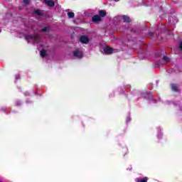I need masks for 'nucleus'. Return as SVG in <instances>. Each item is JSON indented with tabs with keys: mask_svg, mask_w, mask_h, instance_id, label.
Listing matches in <instances>:
<instances>
[{
	"mask_svg": "<svg viewBox=\"0 0 182 182\" xmlns=\"http://www.w3.org/2000/svg\"><path fill=\"white\" fill-rule=\"evenodd\" d=\"M49 31L48 27H45L42 29V32H48Z\"/></svg>",
	"mask_w": 182,
	"mask_h": 182,
	"instance_id": "14",
	"label": "nucleus"
},
{
	"mask_svg": "<svg viewBox=\"0 0 182 182\" xmlns=\"http://www.w3.org/2000/svg\"><path fill=\"white\" fill-rule=\"evenodd\" d=\"M41 53V56H42V58H45L46 56V50H43L40 51Z\"/></svg>",
	"mask_w": 182,
	"mask_h": 182,
	"instance_id": "9",
	"label": "nucleus"
},
{
	"mask_svg": "<svg viewBox=\"0 0 182 182\" xmlns=\"http://www.w3.org/2000/svg\"><path fill=\"white\" fill-rule=\"evenodd\" d=\"M130 120H131L130 117H128L127 119V122H130Z\"/></svg>",
	"mask_w": 182,
	"mask_h": 182,
	"instance_id": "18",
	"label": "nucleus"
},
{
	"mask_svg": "<svg viewBox=\"0 0 182 182\" xmlns=\"http://www.w3.org/2000/svg\"><path fill=\"white\" fill-rule=\"evenodd\" d=\"M26 41H28L31 43H38L41 41V38L38 34H34L33 36H26Z\"/></svg>",
	"mask_w": 182,
	"mask_h": 182,
	"instance_id": "1",
	"label": "nucleus"
},
{
	"mask_svg": "<svg viewBox=\"0 0 182 182\" xmlns=\"http://www.w3.org/2000/svg\"><path fill=\"white\" fill-rule=\"evenodd\" d=\"M74 56L75 58H77L78 59H80L83 58V53H82L79 50H76L75 51H74Z\"/></svg>",
	"mask_w": 182,
	"mask_h": 182,
	"instance_id": "3",
	"label": "nucleus"
},
{
	"mask_svg": "<svg viewBox=\"0 0 182 182\" xmlns=\"http://www.w3.org/2000/svg\"><path fill=\"white\" fill-rule=\"evenodd\" d=\"M99 14H100V16H106L105 11L101 10V11H100Z\"/></svg>",
	"mask_w": 182,
	"mask_h": 182,
	"instance_id": "10",
	"label": "nucleus"
},
{
	"mask_svg": "<svg viewBox=\"0 0 182 182\" xmlns=\"http://www.w3.org/2000/svg\"><path fill=\"white\" fill-rule=\"evenodd\" d=\"M80 41L82 43H89V38L85 36H82L80 37Z\"/></svg>",
	"mask_w": 182,
	"mask_h": 182,
	"instance_id": "4",
	"label": "nucleus"
},
{
	"mask_svg": "<svg viewBox=\"0 0 182 182\" xmlns=\"http://www.w3.org/2000/svg\"><path fill=\"white\" fill-rule=\"evenodd\" d=\"M102 20V18H100V16L96 15L92 17V21L93 22H100V21Z\"/></svg>",
	"mask_w": 182,
	"mask_h": 182,
	"instance_id": "6",
	"label": "nucleus"
},
{
	"mask_svg": "<svg viewBox=\"0 0 182 182\" xmlns=\"http://www.w3.org/2000/svg\"><path fill=\"white\" fill-rule=\"evenodd\" d=\"M149 178L147 177H144V178H137L136 182H147Z\"/></svg>",
	"mask_w": 182,
	"mask_h": 182,
	"instance_id": "7",
	"label": "nucleus"
},
{
	"mask_svg": "<svg viewBox=\"0 0 182 182\" xmlns=\"http://www.w3.org/2000/svg\"><path fill=\"white\" fill-rule=\"evenodd\" d=\"M68 18H75V13L73 12H68Z\"/></svg>",
	"mask_w": 182,
	"mask_h": 182,
	"instance_id": "11",
	"label": "nucleus"
},
{
	"mask_svg": "<svg viewBox=\"0 0 182 182\" xmlns=\"http://www.w3.org/2000/svg\"><path fill=\"white\" fill-rule=\"evenodd\" d=\"M16 79H19V75H16Z\"/></svg>",
	"mask_w": 182,
	"mask_h": 182,
	"instance_id": "19",
	"label": "nucleus"
},
{
	"mask_svg": "<svg viewBox=\"0 0 182 182\" xmlns=\"http://www.w3.org/2000/svg\"><path fill=\"white\" fill-rule=\"evenodd\" d=\"M171 87H172V90H173V92H177V85L172 84Z\"/></svg>",
	"mask_w": 182,
	"mask_h": 182,
	"instance_id": "13",
	"label": "nucleus"
},
{
	"mask_svg": "<svg viewBox=\"0 0 182 182\" xmlns=\"http://www.w3.org/2000/svg\"><path fill=\"white\" fill-rule=\"evenodd\" d=\"M178 48L180 49V50H182V41L180 42L178 45Z\"/></svg>",
	"mask_w": 182,
	"mask_h": 182,
	"instance_id": "15",
	"label": "nucleus"
},
{
	"mask_svg": "<svg viewBox=\"0 0 182 182\" xmlns=\"http://www.w3.org/2000/svg\"><path fill=\"white\" fill-rule=\"evenodd\" d=\"M124 22H130V18L127 16H122Z\"/></svg>",
	"mask_w": 182,
	"mask_h": 182,
	"instance_id": "8",
	"label": "nucleus"
},
{
	"mask_svg": "<svg viewBox=\"0 0 182 182\" xmlns=\"http://www.w3.org/2000/svg\"><path fill=\"white\" fill-rule=\"evenodd\" d=\"M23 4L27 5V4H29V0H23Z\"/></svg>",
	"mask_w": 182,
	"mask_h": 182,
	"instance_id": "17",
	"label": "nucleus"
},
{
	"mask_svg": "<svg viewBox=\"0 0 182 182\" xmlns=\"http://www.w3.org/2000/svg\"><path fill=\"white\" fill-rule=\"evenodd\" d=\"M163 59L165 62H168V58H167L166 56H164Z\"/></svg>",
	"mask_w": 182,
	"mask_h": 182,
	"instance_id": "16",
	"label": "nucleus"
},
{
	"mask_svg": "<svg viewBox=\"0 0 182 182\" xmlns=\"http://www.w3.org/2000/svg\"><path fill=\"white\" fill-rule=\"evenodd\" d=\"M115 50L109 46H105L101 50V52L105 55H112V53H114Z\"/></svg>",
	"mask_w": 182,
	"mask_h": 182,
	"instance_id": "2",
	"label": "nucleus"
},
{
	"mask_svg": "<svg viewBox=\"0 0 182 182\" xmlns=\"http://www.w3.org/2000/svg\"><path fill=\"white\" fill-rule=\"evenodd\" d=\"M44 2L48 6H55V2L52 0H44Z\"/></svg>",
	"mask_w": 182,
	"mask_h": 182,
	"instance_id": "5",
	"label": "nucleus"
},
{
	"mask_svg": "<svg viewBox=\"0 0 182 182\" xmlns=\"http://www.w3.org/2000/svg\"><path fill=\"white\" fill-rule=\"evenodd\" d=\"M34 14H36V15H42L43 12L41 10H35Z\"/></svg>",
	"mask_w": 182,
	"mask_h": 182,
	"instance_id": "12",
	"label": "nucleus"
}]
</instances>
